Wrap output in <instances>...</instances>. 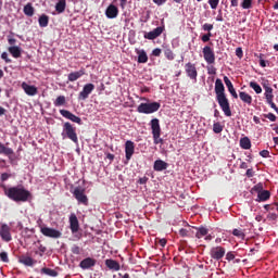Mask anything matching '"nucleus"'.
Listing matches in <instances>:
<instances>
[{
	"label": "nucleus",
	"mask_w": 278,
	"mask_h": 278,
	"mask_svg": "<svg viewBox=\"0 0 278 278\" xmlns=\"http://www.w3.org/2000/svg\"><path fill=\"white\" fill-rule=\"evenodd\" d=\"M1 188L4 195L15 203H27V201L31 199V192L23 186L8 187L5 185H1Z\"/></svg>",
	"instance_id": "obj_1"
},
{
	"label": "nucleus",
	"mask_w": 278,
	"mask_h": 278,
	"mask_svg": "<svg viewBox=\"0 0 278 278\" xmlns=\"http://www.w3.org/2000/svg\"><path fill=\"white\" fill-rule=\"evenodd\" d=\"M215 99L224 113L225 116H231V104L229 103V98H227V93L225 92V84H223V79L216 78L215 80Z\"/></svg>",
	"instance_id": "obj_2"
},
{
	"label": "nucleus",
	"mask_w": 278,
	"mask_h": 278,
	"mask_svg": "<svg viewBox=\"0 0 278 278\" xmlns=\"http://www.w3.org/2000/svg\"><path fill=\"white\" fill-rule=\"evenodd\" d=\"M62 140H71L76 144V147H79V138L77 137V128L73 126L70 122H65L63 124L62 128Z\"/></svg>",
	"instance_id": "obj_3"
},
{
	"label": "nucleus",
	"mask_w": 278,
	"mask_h": 278,
	"mask_svg": "<svg viewBox=\"0 0 278 278\" xmlns=\"http://www.w3.org/2000/svg\"><path fill=\"white\" fill-rule=\"evenodd\" d=\"M150 127L152 129V138L154 144H164V139H162L160 136H162V127H160V119L153 118L150 122Z\"/></svg>",
	"instance_id": "obj_4"
},
{
	"label": "nucleus",
	"mask_w": 278,
	"mask_h": 278,
	"mask_svg": "<svg viewBox=\"0 0 278 278\" xmlns=\"http://www.w3.org/2000/svg\"><path fill=\"white\" fill-rule=\"evenodd\" d=\"M162 104L160 102H149V103H141L137 108V112L139 114H155V112L160 111Z\"/></svg>",
	"instance_id": "obj_5"
},
{
	"label": "nucleus",
	"mask_w": 278,
	"mask_h": 278,
	"mask_svg": "<svg viewBox=\"0 0 278 278\" xmlns=\"http://www.w3.org/2000/svg\"><path fill=\"white\" fill-rule=\"evenodd\" d=\"M72 194L74 199H76L78 205H85V207H88V205H90L88 195H86V189H84V187H75L72 191Z\"/></svg>",
	"instance_id": "obj_6"
},
{
	"label": "nucleus",
	"mask_w": 278,
	"mask_h": 278,
	"mask_svg": "<svg viewBox=\"0 0 278 278\" xmlns=\"http://www.w3.org/2000/svg\"><path fill=\"white\" fill-rule=\"evenodd\" d=\"M164 31H166V25L164 24V20H162L161 25L151 31H146L143 38L146 40H155V38H160V35L164 34Z\"/></svg>",
	"instance_id": "obj_7"
},
{
	"label": "nucleus",
	"mask_w": 278,
	"mask_h": 278,
	"mask_svg": "<svg viewBox=\"0 0 278 278\" xmlns=\"http://www.w3.org/2000/svg\"><path fill=\"white\" fill-rule=\"evenodd\" d=\"M40 233L45 236L46 238H62V232L55 228H50L48 226H40Z\"/></svg>",
	"instance_id": "obj_8"
},
{
	"label": "nucleus",
	"mask_w": 278,
	"mask_h": 278,
	"mask_svg": "<svg viewBox=\"0 0 278 278\" xmlns=\"http://www.w3.org/2000/svg\"><path fill=\"white\" fill-rule=\"evenodd\" d=\"M185 73L191 81L197 84V77H199V72H197V65L194 63L188 62L185 64Z\"/></svg>",
	"instance_id": "obj_9"
},
{
	"label": "nucleus",
	"mask_w": 278,
	"mask_h": 278,
	"mask_svg": "<svg viewBox=\"0 0 278 278\" xmlns=\"http://www.w3.org/2000/svg\"><path fill=\"white\" fill-rule=\"evenodd\" d=\"M134 153H136V143L131 140H127L125 142V157L124 164H129L131 157H134Z\"/></svg>",
	"instance_id": "obj_10"
},
{
	"label": "nucleus",
	"mask_w": 278,
	"mask_h": 278,
	"mask_svg": "<svg viewBox=\"0 0 278 278\" xmlns=\"http://www.w3.org/2000/svg\"><path fill=\"white\" fill-rule=\"evenodd\" d=\"M94 92V84L84 85L83 90L78 93V101H86Z\"/></svg>",
	"instance_id": "obj_11"
},
{
	"label": "nucleus",
	"mask_w": 278,
	"mask_h": 278,
	"mask_svg": "<svg viewBox=\"0 0 278 278\" xmlns=\"http://www.w3.org/2000/svg\"><path fill=\"white\" fill-rule=\"evenodd\" d=\"M0 238L2 242H12V228L8 224H1Z\"/></svg>",
	"instance_id": "obj_12"
},
{
	"label": "nucleus",
	"mask_w": 278,
	"mask_h": 278,
	"mask_svg": "<svg viewBox=\"0 0 278 278\" xmlns=\"http://www.w3.org/2000/svg\"><path fill=\"white\" fill-rule=\"evenodd\" d=\"M202 53L206 64H215L216 54L214 53V49H212V47L205 46L202 50Z\"/></svg>",
	"instance_id": "obj_13"
},
{
	"label": "nucleus",
	"mask_w": 278,
	"mask_h": 278,
	"mask_svg": "<svg viewBox=\"0 0 278 278\" xmlns=\"http://www.w3.org/2000/svg\"><path fill=\"white\" fill-rule=\"evenodd\" d=\"M60 114L61 116H63V118H67V121H71L72 123H76L77 125H84V121H81V117L71 113V111L68 110H60Z\"/></svg>",
	"instance_id": "obj_14"
},
{
	"label": "nucleus",
	"mask_w": 278,
	"mask_h": 278,
	"mask_svg": "<svg viewBox=\"0 0 278 278\" xmlns=\"http://www.w3.org/2000/svg\"><path fill=\"white\" fill-rule=\"evenodd\" d=\"M227 251L225 250V248L217 245V247H213L210 251V255L212 257V260H216L217 262L223 260V257H225V253Z\"/></svg>",
	"instance_id": "obj_15"
},
{
	"label": "nucleus",
	"mask_w": 278,
	"mask_h": 278,
	"mask_svg": "<svg viewBox=\"0 0 278 278\" xmlns=\"http://www.w3.org/2000/svg\"><path fill=\"white\" fill-rule=\"evenodd\" d=\"M21 88L28 97H36V94H38V87L29 85L26 81L22 83Z\"/></svg>",
	"instance_id": "obj_16"
},
{
	"label": "nucleus",
	"mask_w": 278,
	"mask_h": 278,
	"mask_svg": "<svg viewBox=\"0 0 278 278\" xmlns=\"http://www.w3.org/2000/svg\"><path fill=\"white\" fill-rule=\"evenodd\" d=\"M263 89H264V97L266 99V102L273 101L275 99V94H273V87H270V83L268 80H265L263 84Z\"/></svg>",
	"instance_id": "obj_17"
},
{
	"label": "nucleus",
	"mask_w": 278,
	"mask_h": 278,
	"mask_svg": "<svg viewBox=\"0 0 278 278\" xmlns=\"http://www.w3.org/2000/svg\"><path fill=\"white\" fill-rule=\"evenodd\" d=\"M93 266H97V260L92 257H86L79 263V267L83 270H89V268H93Z\"/></svg>",
	"instance_id": "obj_18"
},
{
	"label": "nucleus",
	"mask_w": 278,
	"mask_h": 278,
	"mask_svg": "<svg viewBox=\"0 0 278 278\" xmlns=\"http://www.w3.org/2000/svg\"><path fill=\"white\" fill-rule=\"evenodd\" d=\"M70 229L72 233H77V231H79V219H77V215L75 213L70 215Z\"/></svg>",
	"instance_id": "obj_19"
},
{
	"label": "nucleus",
	"mask_w": 278,
	"mask_h": 278,
	"mask_svg": "<svg viewBox=\"0 0 278 278\" xmlns=\"http://www.w3.org/2000/svg\"><path fill=\"white\" fill-rule=\"evenodd\" d=\"M167 168H168V163L166 161H163L161 159H157L156 161H154L153 170H155V173H162Z\"/></svg>",
	"instance_id": "obj_20"
},
{
	"label": "nucleus",
	"mask_w": 278,
	"mask_h": 278,
	"mask_svg": "<svg viewBox=\"0 0 278 278\" xmlns=\"http://www.w3.org/2000/svg\"><path fill=\"white\" fill-rule=\"evenodd\" d=\"M86 75V68L81 67L79 71L72 72L67 75L68 81H77V79H81Z\"/></svg>",
	"instance_id": "obj_21"
},
{
	"label": "nucleus",
	"mask_w": 278,
	"mask_h": 278,
	"mask_svg": "<svg viewBox=\"0 0 278 278\" xmlns=\"http://www.w3.org/2000/svg\"><path fill=\"white\" fill-rule=\"evenodd\" d=\"M135 52L138 55V64H147L149 62V55L144 49H136Z\"/></svg>",
	"instance_id": "obj_22"
},
{
	"label": "nucleus",
	"mask_w": 278,
	"mask_h": 278,
	"mask_svg": "<svg viewBox=\"0 0 278 278\" xmlns=\"http://www.w3.org/2000/svg\"><path fill=\"white\" fill-rule=\"evenodd\" d=\"M106 18H116L118 16V7L110 4L105 10Z\"/></svg>",
	"instance_id": "obj_23"
},
{
	"label": "nucleus",
	"mask_w": 278,
	"mask_h": 278,
	"mask_svg": "<svg viewBox=\"0 0 278 278\" xmlns=\"http://www.w3.org/2000/svg\"><path fill=\"white\" fill-rule=\"evenodd\" d=\"M18 263H20V264H23L24 266H29V267H31V266H34V265L37 264V261L34 260L31 256L21 255V256L18 257Z\"/></svg>",
	"instance_id": "obj_24"
},
{
	"label": "nucleus",
	"mask_w": 278,
	"mask_h": 278,
	"mask_svg": "<svg viewBox=\"0 0 278 278\" xmlns=\"http://www.w3.org/2000/svg\"><path fill=\"white\" fill-rule=\"evenodd\" d=\"M224 84L228 88V92L233 97V99H238V92H236V88H233V83L229 79V77L224 76Z\"/></svg>",
	"instance_id": "obj_25"
},
{
	"label": "nucleus",
	"mask_w": 278,
	"mask_h": 278,
	"mask_svg": "<svg viewBox=\"0 0 278 278\" xmlns=\"http://www.w3.org/2000/svg\"><path fill=\"white\" fill-rule=\"evenodd\" d=\"M192 229L197 230L195 238H198V240H201V238H205V236L210 233V229L207 228V226L192 227Z\"/></svg>",
	"instance_id": "obj_26"
},
{
	"label": "nucleus",
	"mask_w": 278,
	"mask_h": 278,
	"mask_svg": "<svg viewBox=\"0 0 278 278\" xmlns=\"http://www.w3.org/2000/svg\"><path fill=\"white\" fill-rule=\"evenodd\" d=\"M9 53L14 58L15 60H18L23 53V49L18 46H11L8 48Z\"/></svg>",
	"instance_id": "obj_27"
},
{
	"label": "nucleus",
	"mask_w": 278,
	"mask_h": 278,
	"mask_svg": "<svg viewBox=\"0 0 278 278\" xmlns=\"http://www.w3.org/2000/svg\"><path fill=\"white\" fill-rule=\"evenodd\" d=\"M105 266H108L110 270H114V271L121 270V264L117 261H114L112 258H109L105 261Z\"/></svg>",
	"instance_id": "obj_28"
},
{
	"label": "nucleus",
	"mask_w": 278,
	"mask_h": 278,
	"mask_svg": "<svg viewBox=\"0 0 278 278\" xmlns=\"http://www.w3.org/2000/svg\"><path fill=\"white\" fill-rule=\"evenodd\" d=\"M55 12L56 14H64L66 12V0H59L55 3Z\"/></svg>",
	"instance_id": "obj_29"
},
{
	"label": "nucleus",
	"mask_w": 278,
	"mask_h": 278,
	"mask_svg": "<svg viewBox=\"0 0 278 278\" xmlns=\"http://www.w3.org/2000/svg\"><path fill=\"white\" fill-rule=\"evenodd\" d=\"M239 98L243 103H247V105H251V103H253V97L244 91L239 92Z\"/></svg>",
	"instance_id": "obj_30"
},
{
	"label": "nucleus",
	"mask_w": 278,
	"mask_h": 278,
	"mask_svg": "<svg viewBox=\"0 0 278 278\" xmlns=\"http://www.w3.org/2000/svg\"><path fill=\"white\" fill-rule=\"evenodd\" d=\"M0 155H14V150L12 148L5 147V144L0 141Z\"/></svg>",
	"instance_id": "obj_31"
},
{
	"label": "nucleus",
	"mask_w": 278,
	"mask_h": 278,
	"mask_svg": "<svg viewBox=\"0 0 278 278\" xmlns=\"http://www.w3.org/2000/svg\"><path fill=\"white\" fill-rule=\"evenodd\" d=\"M268 199H270V191H268V190H263V191H261L260 192V194H257V199H256V201H262V202H264V201H268Z\"/></svg>",
	"instance_id": "obj_32"
},
{
	"label": "nucleus",
	"mask_w": 278,
	"mask_h": 278,
	"mask_svg": "<svg viewBox=\"0 0 278 278\" xmlns=\"http://www.w3.org/2000/svg\"><path fill=\"white\" fill-rule=\"evenodd\" d=\"M41 275H47L48 277H58V271L49 267H43L41 268Z\"/></svg>",
	"instance_id": "obj_33"
},
{
	"label": "nucleus",
	"mask_w": 278,
	"mask_h": 278,
	"mask_svg": "<svg viewBox=\"0 0 278 278\" xmlns=\"http://www.w3.org/2000/svg\"><path fill=\"white\" fill-rule=\"evenodd\" d=\"M241 149L249 150L251 149V139L249 137H243L240 139Z\"/></svg>",
	"instance_id": "obj_34"
},
{
	"label": "nucleus",
	"mask_w": 278,
	"mask_h": 278,
	"mask_svg": "<svg viewBox=\"0 0 278 278\" xmlns=\"http://www.w3.org/2000/svg\"><path fill=\"white\" fill-rule=\"evenodd\" d=\"M39 27H49V16L47 14H42L38 18Z\"/></svg>",
	"instance_id": "obj_35"
},
{
	"label": "nucleus",
	"mask_w": 278,
	"mask_h": 278,
	"mask_svg": "<svg viewBox=\"0 0 278 278\" xmlns=\"http://www.w3.org/2000/svg\"><path fill=\"white\" fill-rule=\"evenodd\" d=\"M53 105L54 108H62L63 105H66V97L59 96L53 102Z\"/></svg>",
	"instance_id": "obj_36"
},
{
	"label": "nucleus",
	"mask_w": 278,
	"mask_h": 278,
	"mask_svg": "<svg viewBox=\"0 0 278 278\" xmlns=\"http://www.w3.org/2000/svg\"><path fill=\"white\" fill-rule=\"evenodd\" d=\"M240 8L242 10L253 9V0H241Z\"/></svg>",
	"instance_id": "obj_37"
},
{
	"label": "nucleus",
	"mask_w": 278,
	"mask_h": 278,
	"mask_svg": "<svg viewBox=\"0 0 278 278\" xmlns=\"http://www.w3.org/2000/svg\"><path fill=\"white\" fill-rule=\"evenodd\" d=\"M34 12H35V9L34 7L31 5V3H27L25 7H24V14L26 16H34Z\"/></svg>",
	"instance_id": "obj_38"
},
{
	"label": "nucleus",
	"mask_w": 278,
	"mask_h": 278,
	"mask_svg": "<svg viewBox=\"0 0 278 278\" xmlns=\"http://www.w3.org/2000/svg\"><path fill=\"white\" fill-rule=\"evenodd\" d=\"M250 88H252L256 94H262V86L256 81H250Z\"/></svg>",
	"instance_id": "obj_39"
},
{
	"label": "nucleus",
	"mask_w": 278,
	"mask_h": 278,
	"mask_svg": "<svg viewBox=\"0 0 278 278\" xmlns=\"http://www.w3.org/2000/svg\"><path fill=\"white\" fill-rule=\"evenodd\" d=\"M232 236H235L236 238H240V240H244V238H247V235L244 233V231L238 228H235L232 230Z\"/></svg>",
	"instance_id": "obj_40"
},
{
	"label": "nucleus",
	"mask_w": 278,
	"mask_h": 278,
	"mask_svg": "<svg viewBox=\"0 0 278 278\" xmlns=\"http://www.w3.org/2000/svg\"><path fill=\"white\" fill-rule=\"evenodd\" d=\"M164 55H165L166 60H169L170 62H173V60H175V53L173 52V50H170V48L164 49Z\"/></svg>",
	"instance_id": "obj_41"
},
{
	"label": "nucleus",
	"mask_w": 278,
	"mask_h": 278,
	"mask_svg": "<svg viewBox=\"0 0 278 278\" xmlns=\"http://www.w3.org/2000/svg\"><path fill=\"white\" fill-rule=\"evenodd\" d=\"M223 125L219 122L213 124V131L214 134H222L223 132Z\"/></svg>",
	"instance_id": "obj_42"
},
{
	"label": "nucleus",
	"mask_w": 278,
	"mask_h": 278,
	"mask_svg": "<svg viewBox=\"0 0 278 278\" xmlns=\"http://www.w3.org/2000/svg\"><path fill=\"white\" fill-rule=\"evenodd\" d=\"M258 60H260V67L261 68H266V66H268V61L264 60V54H260L258 55Z\"/></svg>",
	"instance_id": "obj_43"
},
{
	"label": "nucleus",
	"mask_w": 278,
	"mask_h": 278,
	"mask_svg": "<svg viewBox=\"0 0 278 278\" xmlns=\"http://www.w3.org/2000/svg\"><path fill=\"white\" fill-rule=\"evenodd\" d=\"M252 190H253L254 192H257V194H260V192H263V191H264V185H263L262 182H258V184H256V185L252 188Z\"/></svg>",
	"instance_id": "obj_44"
},
{
	"label": "nucleus",
	"mask_w": 278,
	"mask_h": 278,
	"mask_svg": "<svg viewBox=\"0 0 278 278\" xmlns=\"http://www.w3.org/2000/svg\"><path fill=\"white\" fill-rule=\"evenodd\" d=\"M263 117L268 118L270 123H275V121H277V115H275V113L263 114Z\"/></svg>",
	"instance_id": "obj_45"
},
{
	"label": "nucleus",
	"mask_w": 278,
	"mask_h": 278,
	"mask_svg": "<svg viewBox=\"0 0 278 278\" xmlns=\"http://www.w3.org/2000/svg\"><path fill=\"white\" fill-rule=\"evenodd\" d=\"M71 251L74 255H81V248H79V245L77 244H74Z\"/></svg>",
	"instance_id": "obj_46"
},
{
	"label": "nucleus",
	"mask_w": 278,
	"mask_h": 278,
	"mask_svg": "<svg viewBox=\"0 0 278 278\" xmlns=\"http://www.w3.org/2000/svg\"><path fill=\"white\" fill-rule=\"evenodd\" d=\"M207 2L211 10H216V8H218V3H220V0H208Z\"/></svg>",
	"instance_id": "obj_47"
},
{
	"label": "nucleus",
	"mask_w": 278,
	"mask_h": 278,
	"mask_svg": "<svg viewBox=\"0 0 278 278\" xmlns=\"http://www.w3.org/2000/svg\"><path fill=\"white\" fill-rule=\"evenodd\" d=\"M12 177V174L10 173H2L0 176V181L1 184H3L4 181H8V179H10Z\"/></svg>",
	"instance_id": "obj_48"
},
{
	"label": "nucleus",
	"mask_w": 278,
	"mask_h": 278,
	"mask_svg": "<svg viewBox=\"0 0 278 278\" xmlns=\"http://www.w3.org/2000/svg\"><path fill=\"white\" fill-rule=\"evenodd\" d=\"M179 236L181 238H188L189 233H190V230L186 229V228H180L179 231H178Z\"/></svg>",
	"instance_id": "obj_49"
},
{
	"label": "nucleus",
	"mask_w": 278,
	"mask_h": 278,
	"mask_svg": "<svg viewBox=\"0 0 278 278\" xmlns=\"http://www.w3.org/2000/svg\"><path fill=\"white\" fill-rule=\"evenodd\" d=\"M0 260L1 262H4V264H8V262H10V258L8 257V252H1Z\"/></svg>",
	"instance_id": "obj_50"
},
{
	"label": "nucleus",
	"mask_w": 278,
	"mask_h": 278,
	"mask_svg": "<svg viewBox=\"0 0 278 278\" xmlns=\"http://www.w3.org/2000/svg\"><path fill=\"white\" fill-rule=\"evenodd\" d=\"M202 29H203V31H208V34H210V31H212V29H214V24H207V23H205V24L202 26Z\"/></svg>",
	"instance_id": "obj_51"
},
{
	"label": "nucleus",
	"mask_w": 278,
	"mask_h": 278,
	"mask_svg": "<svg viewBox=\"0 0 278 278\" xmlns=\"http://www.w3.org/2000/svg\"><path fill=\"white\" fill-rule=\"evenodd\" d=\"M227 262H232V260H236V253L235 252H227L226 254Z\"/></svg>",
	"instance_id": "obj_52"
},
{
	"label": "nucleus",
	"mask_w": 278,
	"mask_h": 278,
	"mask_svg": "<svg viewBox=\"0 0 278 278\" xmlns=\"http://www.w3.org/2000/svg\"><path fill=\"white\" fill-rule=\"evenodd\" d=\"M1 60H4L7 64H12V59L8 56V52H2Z\"/></svg>",
	"instance_id": "obj_53"
},
{
	"label": "nucleus",
	"mask_w": 278,
	"mask_h": 278,
	"mask_svg": "<svg viewBox=\"0 0 278 278\" xmlns=\"http://www.w3.org/2000/svg\"><path fill=\"white\" fill-rule=\"evenodd\" d=\"M212 38V33L204 34L201 37L202 42H210V39Z\"/></svg>",
	"instance_id": "obj_54"
},
{
	"label": "nucleus",
	"mask_w": 278,
	"mask_h": 278,
	"mask_svg": "<svg viewBox=\"0 0 278 278\" xmlns=\"http://www.w3.org/2000/svg\"><path fill=\"white\" fill-rule=\"evenodd\" d=\"M245 176L248 177V179H251V177H255V170H253V168H248L245 172Z\"/></svg>",
	"instance_id": "obj_55"
},
{
	"label": "nucleus",
	"mask_w": 278,
	"mask_h": 278,
	"mask_svg": "<svg viewBox=\"0 0 278 278\" xmlns=\"http://www.w3.org/2000/svg\"><path fill=\"white\" fill-rule=\"evenodd\" d=\"M38 251H39L40 257H42V255H45V253H47V247L39 244Z\"/></svg>",
	"instance_id": "obj_56"
},
{
	"label": "nucleus",
	"mask_w": 278,
	"mask_h": 278,
	"mask_svg": "<svg viewBox=\"0 0 278 278\" xmlns=\"http://www.w3.org/2000/svg\"><path fill=\"white\" fill-rule=\"evenodd\" d=\"M147 181H149V177L143 176L137 180V184H139L140 186H144V184H147Z\"/></svg>",
	"instance_id": "obj_57"
},
{
	"label": "nucleus",
	"mask_w": 278,
	"mask_h": 278,
	"mask_svg": "<svg viewBox=\"0 0 278 278\" xmlns=\"http://www.w3.org/2000/svg\"><path fill=\"white\" fill-rule=\"evenodd\" d=\"M236 55L237 58H239L240 60H242L243 55H244V52L242 51V48L239 47L236 49Z\"/></svg>",
	"instance_id": "obj_58"
},
{
	"label": "nucleus",
	"mask_w": 278,
	"mask_h": 278,
	"mask_svg": "<svg viewBox=\"0 0 278 278\" xmlns=\"http://www.w3.org/2000/svg\"><path fill=\"white\" fill-rule=\"evenodd\" d=\"M152 55H154V58H160V55H162V49L155 48L152 50Z\"/></svg>",
	"instance_id": "obj_59"
},
{
	"label": "nucleus",
	"mask_w": 278,
	"mask_h": 278,
	"mask_svg": "<svg viewBox=\"0 0 278 278\" xmlns=\"http://www.w3.org/2000/svg\"><path fill=\"white\" fill-rule=\"evenodd\" d=\"M278 215L276 213H268L267 214V219L268 220H277Z\"/></svg>",
	"instance_id": "obj_60"
},
{
	"label": "nucleus",
	"mask_w": 278,
	"mask_h": 278,
	"mask_svg": "<svg viewBox=\"0 0 278 278\" xmlns=\"http://www.w3.org/2000/svg\"><path fill=\"white\" fill-rule=\"evenodd\" d=\"M260 155L261 157H270V152L268 150H262Z\"/></svg>",
	"instance_id": "obj_61"
},
{
	"label": "nucleus",
	"mask_w": 278,
	"mask_h": 278,
	"mask_svg": "<svg viewBox=\"0 0 278 278\" xmlns=\"http://www.w3.org/2000/svg\"><path fill=\"white\" fill-rule=\"evenodd\" d=\"M207 74L208 75H216V68L213 65L208 66L207 67Z\"/></svg>",
	"instance_id": "obj_62"
},
{
	"label": "nucleus",
	"mask_w": 278,
	"mask_h": 278,
	"mask_svg": "<svg viewBox=\"0 0 278 278\" xmlns=\"http://www.w3.org/2000/svg\"><path fill=\"white\" fill-rule=\"evenodd\" d=\"M105 155H106V160H109L110 161V164H112V162H114V154H112V153H105Z\"/></svg>",
	"instance_id": "obj_63"
},
{
	"label": "nucleus",
	"mask_w": 278,
	"mask_h": 278,
	"mask_svg": "<svg viewBox=\"0 0 278 278\" xmlns=\"http://www.w3.org/2000/svg\"><path fill=\"white\" fill-rule=\"evenodd\" d=\"M155 5H164L168 0H152Z\"/></svg>",
	"instance_id": "obj_64"
}]
</instances>
